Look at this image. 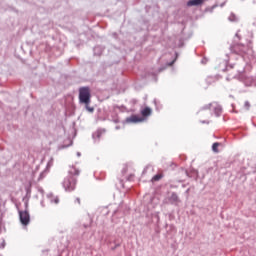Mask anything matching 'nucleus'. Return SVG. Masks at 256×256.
Instances as JSON below:
<instances>
[{
	"mask_svg": "<svg viewBox=\"0 0 256 256\" xmlns=\"http://www.w3.org/2000/svg\"><path fill=\"white\" fill-rule=\"evenodd\" d=\"M75 203H77L78 205H81V199L80 198H76Z\"/></svg>",
	"mask_w": 256,
	"mask_h": 256,
	"instance_id": "2eb2a0df",
	"label": "nucleus"
},
{
	"mask_svg": "<svg viewBox=\"0 0 256 256\" xmlns=\"http://www.w3.org/2000/svg\"><path fill=\"white\" fill-rule=\"evenodd\" d=\"M232 51L236 53V55H245V53H247V47H245V45L236 44L232 47Z\"/></svg>",
	"mask_w": 256,
	"mask_h": 256,
	"instance_id": "39448f33",
	"label": "nucleus"
},
{
	"mask_svg": "<svg viewBox=\"0 0 256 256\" xmlns=\"http://www.w3.org/2000/svg\"><path fill=\"white\" fill-rule=\"evenodd\" d=\"M201 123H206L207 125H209V119L202 120Z\"/></svg>",
	"mask_w": 256,
	"mask_h": 256,
	"instance_id": "dca6fc26",
	"label": "nucleus"
},
{
	"mask_svg": "<svg viewBox=\"0 0 256 256\" xmlns=\"http://www.w3.org/2000/svg\"><path fill=\"white\" fill-rule=\"evenodd\" d=\"M244 107H245L246 109H249V107H251V104H250L248 101H246V102L244 103Z\"/></svg>",
	"mask_w": 256,
	"mask_h": 256,
	"instance_id": "4468645a",
	"label": "nucleus"
},
{
	"mask_svg": "<svg viewBox=\"0 0 256 256\" xmlns=\"http://www.w3.org/2000/svg\"><path fill=\"white\" fill-rule=\"evenodd\" d=\"M171 203H179V196L176 193H172L170 196Z\"/></svg>",
	"mask_w": 256,
	"mask_h": 256,
	"instance_id": "9d476101",
	"label": "nucleus"
},
{
	"mask_svg": "<svg viewBox=\"0 0 256 256\" xmlns=\"http://www.w3.org/2000/svg\"><path fill=\"white\" fill-rule=\"evenodd\" d=\"M161 179V174H157V175H155L153 178H152V180H154V181H159Z\"/></svg>",
	"mask_w": 256,
	"mask_h": 256,
	"instance_id": "ddd939ff",
	"label": "nucleus"
},
{
	"mask_svg": "<svg viewBox=\"0 0 256 256\" xmlns=\"http://www.w3.org/2000/svg\"><path fill=\"white\" fill-rule=\"evenodd\" d=\"M208 109L209 111L206 112L205 110L200 111V115H211V111H215V113H217V115H219V113H221V107L217 104V103H211L208 105Z\"/></svg>",
	"mask_w": 256,
	"mask_h": 256,
	"instance_id": "7ed1b4c3",
	"label": "nucleus"
},
{
	"mask_svg": "<svg viewBox=\"0 0 256 256\" xmlns=\"http://www.w3.org/2000/svg\"><path fill=\"white\" fill-rule=\"evenodd\" d=\"M19 217H20V223L24 225V227H27L31 221V216L29 215V212L27 210L25 211H19Z\"/></svg>",
	"mask_w": 256,
	"mask_h": 256,
	"instance_id": "20e7f679",
	"label": "nucleus"
},
{
	"mask_svg": "<svg viewBox=\"0 0 256 256\" xmlns=\"http://www.w3.org/2000/svg\"><path fill=\"white\" fill-rule=\"evenodd\" d=\"M77 177H79V169L71 166L68 170V177L64 179L63 187L66 191H75L77 186Z\"/></svg>",
	"mask_w": 256,
	"mask_h": 256,
	"instance_id": "f257e3e1",
	"label": "nucleus"
},
{
	"mask_svg": "<svg viewBox=\"0 0 256 256\" xmlns=\"http://www.w3.org/2000/svg\"><path fill=\"white\" fill-rule=\"evenodd\" d=\"M203 1L205 0H190L187 2L188 7H194L197 5H202Z\"/></svg>",
	"mask_w": 256,
	"mask_h": 256,
	"instance_id": "0eeeda50",
	"label": "nucleus"
},
{
	"mask_svg": "<svg viewBox=\"0 0 256 256\" xmlns=\"http://www.w3.org/2000/svg\"><path fill=\"white\" fill-rule=\"evenodd\" d=\"M50 203H54L55 205H59V196H55L53 194H49Z\"/></svg>",
	"mask_w": 256,
	"mask_h": 256,
	"instance_id": "6e6552de",
	"label": "nucleus"
},
{
	"mask_svg": "<svg viewBox=\"0 0 256 256\" xmlns=\"http://www.w3.org/2000/svg\"><path fill=\"white\" fill-rule=\"evenodd\" d=\"M127 123H141L143 122V118L137 116V115H132L129 118H127Z\"/></svg>",
	"mask_w": 256,
	"mask_h": 256,
	"instance_id": "423d86ee",
	"label": "nucleus"
},
{
	"mask_svg": "<svg viewBox=\"0 0 256 256\" xmlns=\"http://www.w3.org/2000/svg\"><path fill=\"white\" fill-rule=\"evenodd\" d=\"M85 107L89 111V113H93L95 111V108L90 107L89 104H85Z\"/></svg>",
	"mask_w": 256,
	"mask_h": 256,
	"instance_id": "f8f14e48",
	"label": "nucleus"
},
{
	"mask_svg": "<svg viewBox=\"0 0 256 256\" xmlns=\"http://www.w3.org/2000/svg\"><path fill=\"white\" fill-rule=\"evenodd\" d=\"M79 101L84 105L91 103V89L89 87H81L79 89Z\"/></svg>",
	"mask_w": 256,
	"mask_h": 256,
	"instance_id": "f03ea898",
	"label": "nucleus"
},
{
	"mask_svg": "<svg viewBox=\"0 0 256 256\" xmlns=\"http://www.w3.org/2000/svg\"><path fill=\"white\" fill-rule=\"evenodd\" d=\"M221 144L219 142H215L213 145H212V151H214V153H219V146Z\"/></svg>",
	"mask_w": 256,
	"mask_h": 256,
	"instance_id": "9b49d317",
	"label": "nucleus"
},
{
	"mask_svg": "<svg viewBox=\"0 0 256 256\" xmlns=\"http://www.w3.org/2000/svg\"><path fill=\"white\" fill-rule=\"evenodd\" d=\"M151 113H152V110H151V108H149V107H146V108H144V109L141 111L142 117H149V115H151Z\"/></svg>",
	"mask_w": 256,
	"mask_h": 256,
	"instance_id": "1a4fd4ad",
	"label": "nucleus"
}]
</instances>
